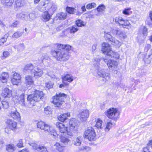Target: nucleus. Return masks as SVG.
<instances>
[{
    "mask_svg": "<svg viewBox=\"0 0 152 152\" xmlns=\"http://www.w3.org/2000/svg\"><path fill=\"white\" fill-rule=\"evenodd\" d=\"M71 49V46L68 45L58 44L54 50H52L51 53L53 56L57 60L66 61L69 58L68 52Z\"/></svg>",
    "mask_w": 152,
    "mask_h": 152,
    "instance_id": "1",
    "label": "nucleus"
},
{
    "mask_svg": "<svg viewBox=\"0 0 152 152\" xmlns=\"http://www.w3.org/2000/svg\"><path fill=\"white\" fill-rule=\"evenodd\" d=\"M69 124V130L67 129V126L62 123L57 122L56 123V125L60 132L64 133L67 132V134L69 136H75L78 129L76 124L72 120H70Z\"/></svg>",
    "mask_w": 152,
    "mask_h": 152,
    "instance_id": "2",
    "label": "nucleus"
},
{
    "mask_svg": "<svg viewBox=\"0 0 152 152\" xmlns=\"http://www.w3.org/2000/svg\"><path fill=\"white\" fill-rule=\"evenodd\" d=\"M28 94L27 101L28 103L32 105H34V102H37L42 99L44 94L42 91L37 90L34 88L28 90Z\"/></svg>",
    "mask_w": 152,
    "mask_h": 152,
    "instance_id": "3",
    "label": "nucleus"
},
{
    "mask_svg": "<svg viewBox=\"0 0 152 152\" xmlns=\"http://www.w3.org/2000/svg\"><path fill=\"white\" fill-rule=\"evenodd\" d=\"M38 9L40 11H48L51 15L55 12L57 8L56 5L52 2L46 1L41 2L37 7Z\"/></svg>",
    "mask_w": 152,
    "mask_h": 152,
    "instance_id": "4",
    "label": "nucleus"
},
{
    "mask_svg": "<svg viewBox=\"0 0 152 152\" xmlns=\"http://www.w3.org/2000/svg\"><path fill=\"white\" fill-rule=\"evenodd\" d=\"M100 60L99 58H95L93 61V65L98 70V74L100 77L104 78L105 82L109 80L110 78V74L106 72L104 69H101L99 67Z\"/></svg>",
    "mask_w": 152,
    "mask_h": 152,
    "instance_id": "5",
    "label": "nucleus"
},
{
    "mask_svg": "<svg viewBox=\"0 0 152 152\" xmlns=\"http://www.w3.org/2000/svg\"><path fill=\"white\" fill-rule=\"evenodd\" d=\"M66 95L64 93H60L58 94H56L53 96L52 102L56 106L58 107L62 104L64 99L66 98Z\"/></svg>",
    "mask_w": 152,
    "mask_h": 152,
    "instance_id": "6",
    "label": "nucleus"
},
{
    "mask_svg": "<svg viewBox=\"0 0 152 152\" xmlns=\"http://www.w3.org/2000/svg\"><path fill=\"white\" fill-rule=\"evenodd\" d=\"M118 111L117 109L113 107L108 109L106 112H105V114L109 118L116 121L119 117V114Z\"/></svg>",
    "mask_w": 152,
    "mask_h": 152,
    "instance_id": "7",
    "label": "nucleus"
},
{
    "mask_svg": "<svg viewBox=\"0 0 152 152\" xmlns=\"http://www.w3.org/2000/svg\"><path fill=\"white\" fill-rule=\"evenodd\" d=\"M115 22L118 23L120 26L128 29L131 28L132 25L128 20H125L121 17H116L114 19Z\"/></svg>",
    "mask_w": 152,
    "mask_h": 152,
    "instance_id": "8",
    "label": "nucleus"
},
{
    "mask_svg": "<svg viewBox=\"0 0 152 152\" xmlns=\"http://www.w3.org/2000/svg\"><path fill=\"white\" fill-rule=\"evenodd\" d=\"M104 61L106 63L109 68L113 70L117 71L118 70L117 66L118 63L117 62L109 59L106 57L103 58Z\"/></svg>",
    "mask_w": 152,
    "mask_h": 152,
    "instance_id": "9",
    "label": "nucleus"
},
{
    "mask_svg": "<svg viewBox=\"0 0 152 152\" xmlns=\"http://www.w3.org/2000/svg\"><path fill=\"white\" fill-rule=\"evenodd\" d=\"M96 136L94 129L91 127H88L85 131V137L88 138L89 140L91 141L94 140Z\"/></svg>",
    "mask_w": 152,
    "mask_h": 152,
    "instance_id": "10",
    "label": "nucleus"
},
{
    "mask_svg": "<svg viewBox=\"0 0 152 152\" xmlns=\"http://www.w3.org/2000/svg\"><path fill=\"white\" fill-rule=\"evenodd\" d=\"M104 37L106 40L111 42L113 44L118 47H119L121 45V43L118 40L115 39V38L110 34V32L104 31Z\"/></svg>",
    "mask_w": 152,
    "mask_h": 152,
    "instance_id": "11",
    "label": "nucleus"
},
{
    "mask_svg": "<svg viewBox=\"0 0 152 152\" xmlns=\"http://www.w3.org/2000/svg\"><path fill=\"white\" fill-rule=\"evenodd\" d=\"M29 144L34 149L40 152H48L46 148L44 146L38 145L34 142H30Z\"/></svg>",
    "mask_w": 152,
    "mask_h": 152,
    "instance_id": "12",
    "label": "nucleus"
},
{
    "mask_svg": "<svg viewBox=\"0 0 152 152\" xmlns=\"http://www.w3.org/2000/svg\"><path fill=\"white\" fill-rule=\"evenodd\" d=\"M78 115L81 121H86L89 115V111L88 110H81L79 112Z\"/></svg>",
    "mask_w": 152,
    "mask_h": 152,
    "instance_id": "13",
    "label": "nucleus"
},
{
    "mask_svg": "<svg viewBox=\"0 0 152 152\" xmlns=\"http://www.w3.org/2000/svg\"><path fill=\"white\" fill-rule=\"evenodd\" d=\"M25 82L26 86L25 88L26 89L28 87L33 85L34 82L32 77L29 75L26 76L25 77Z\"/></svg>",
    "mask_w": 152,
    "mask_h": 152,
    "instance_id": "14",
    "label": "nucleus"
},
{
    "mask_svg": "<svg viewBox=\"0 0 152 152\" xmlns=\"http://www.w3.org/2000/svg\"><path fill=\"white\" fill-rule=\"evenodd\" d=\"M111 50L110 46L108 43L104 42L102 44V51L103 53L107 56L108 53H110V51H111Z\"/></svg>",
    "mask_w": 152,
    "mask_h": 152,
    "instance_id": "15",
    "label": "nucleus"
},
{
    "mask_svg": "<svg viewBox=\"0 0 152 152\" xmlns=\"http://www.w3.org/2000/svg\"><path fill=\"white\" fill-rule=\"evenodd\" d=\"M43 73V70L42 69L34 67L31 74L34 75L36 77H39L42 75Z\"/></svg>",
    "mask_w": 152,
    "mask_h": 152,
    "instance_id": "16",
    "label": "nucleus"
},
{
    "mask_svg": "<svg viewBox=\"0 0 152 152\" xmlns=\"http://www.w3.org/2000/svg\"><path fill=\"white\" fill-rule=\"evenodd\" d=\"M70 114L69 113H64L60 115L58 117V120L62 122H68L69 123L70 121L67 118L68 117H69Z\"/></svg>",
    "mask_w": 152,
    "mask_h": 152,
    "instance_id": "17",
    "label": "nucleus"
},
{
    "mask_svg": "<svg viewBox=\"0 0 152 152\" xmlns=\"http://www.w3.org/2000/svg\"><path fill=\"white\" fill-rule=\"evenodd\" d=\"M21 79V77L20 75L17 73H15L11 80V82L14 85H16L19 83Z\"/></svg>",
    "mask_w": 152,
    "mask_h": 152,
    "instance_id": "18",
    "label": "nucleus"
},
{
    "mask_svg": "<svg viewBox=\"0 0 152 152\" xmlns=\"http://www.w3.org/2000/svg\"><path fill=\"white\" fill-rule=\"evenodd\" d=\"M8 127L12 130L15 129L16 127L17 123L14 121L8 119L7 121Z\"/></svg>",
    "mask_w": 152,
    "mask_h": 152,
    "instance_id": "19",
    "label": "nucleus"
},
{
    "mask_svg": "<svg viewBox=\"0 0 152 152\" xmlns=\"http://www.w3.org/2000/svg\"><path fill=\"white\" fill-rule=\"evenodd\" d=\"M12 95V91L8 88H4L2 93V96L5 97H10Z\"/></svg>",
    "mask_w": 152,
    "mask_h": 152,
    "instance_id": "20",
    "label": "nucleus"
},
{
    "mask_svg": "<svg viewBox=\"0 0 152 152\" xmlns=\"http://www.w3.org/2000/svg\"><path fill=\"white\" fill-rule=\"evenodd\" d=\"M9 77L8 73L3 72L0 75V80L2 83H6Z\"/></svg>",
    "mask_w": 152,
    "mask_h": 152,
    "instance_id": "21",
    "label": "nucleus"
},
{
    "mask_svg": "<svg viewBox=\"0 0 152 152\" xmlns=\"http://www.w3.org/2000/svg\"><path fill=\"white\" fill-rule=\"evenodd\" d=\"M49 126L42 121L38 122L37 124V127L38 128L44 130L45 131H46L47 129L48 128Z\"/></svg>",
    "mask_w": 152,
    "mask_h": 152,
    "instance_id": "22",
    "label": "nucleus"
},
{
    "mask_svg": "<svg viewBox=\"0 0 152 152\" xmlns=\"http://www.w3.org/2000/svg\"><path fill=\"white\" fill-rule=\"evenodd\" d=\"M10 116L15 120L19 121L20 120V114L16 111H11L10 113Z\"/></svg>",
    "mask_w": 152,
    "mask_h": 152,
    "instance_id": "23",
    "label": "nucleus"
},
{
    "mask_svg": "<svg viewBox=\"0 0 152 152\" xmlns=\"http://www.w3.org/2000/svg\"><path fill=\"white\" fill-rule=\"evenodd\" d=\"M45 11V12L42 15V17L44 21H48L51 18L52 15L49 13L48 11L47 12L46 11Z\"/></svg>",
    "mask_w": 152,
    "mask_h": 152,
    "instance_id": "24",
    "label": "nucleus"
},
{
    "mask_svg": "<svg viewBox=\"0 0 152 152\" xmlns=\"http://www.w3.org/2000/svg\"><path fill=\"white\" fill-rule=\"evenodd\" d=\"M82 143V137L79 136L72 140V143L75 145L79 146Z\"/></svg>",
    "mask_w": 152,
    "mask_h": 152,
    "instance_id": "25",
    "label": "nucleus"
},
{
    "mask_svg": "<svg viewBox=\"0 0 152 152\" xmlns=\"http://www.w3.org/2000/svg\"><path fill=\"white\" fill-rule=\"evenodd\" d=\"M62 78L63 80L65 81H67L69 83L71 82L73 80V76L71 74H68L65 75L62 77Z\"/></svg>",
    "mask_w": 152,
    "mask_h": 152,
    "instance_id": "26",
    "label": "nucleus"
},
{
    "mask_svg": "<svg viewBox=\"0 0 152 152\" xmlns=\"http://www.w3.org/2000/svg\"><path fill=\"white\" fill-rule=\"evenodd\" d=\"M66 13L61 12L57 14L54 19L57 20L58 19L59 20H64L66 18Z\"/></svg>",
    "mask_w": 152,
    "mask_h": 152,
    "instance_id": "27",
    "label": "nucleus"
},
{
    "mask_svg": "<svg viewBox=\"0 0 152 152\" xmlns=\"http://www.w3.org/2000/svg\"><path fill=\"white\" fill-rule=\"evenodd\" d=\"M34 67L32 64L30 63L27 64L25 66L24 68V71H27L28 72H30L31 74L33 70Z\"/></svg>",
    "mask_w": 152,
    "mask_h": 152,
    "instance_id": "28",
    "label": "nucleus"
},
{
    "mask_svg": "<svg viewBox=\"0 0 152 152\" xmlns=\"http://www.w3.org/2000/svg\"><path fill=\"white\" fill-rule=\"evenodd\" d=\"M47 129L46 131H47L48 133L50 134L51 135H53L55 137H57L58 136V134L57 133V132L53 128L49 126V127Z\"/></svg>",
    "mask_w": 152,
    "mask_h": 152,
    "instance_id": "29",
    "label": "nucleus"
},
{
    "mask_svg": "<svg viewBox=\"0 0 152 152\" xmlns=\"http://www.w3.org/2000/svg\"><path fill=\"white\" fill-rule=\"evenodd\" d=\"M139 33L142 34L144 36H147L148 33V29L145 26H141L139 29Z\"/></svg>",
    "mask_w": 152,
    "mask_h": 152,
    "instance_id": "30",
    "label": "nucleus"
},
{
    "mask_svg": "<svg viewBox=\"0 0 152 152\" xmlns=\"http://www.w3.org/2000/svg\"><path fill=\"white\" fill-rule=\"evenodd\" d=\"M25 95L24 94H22L18 98V100L19 103L23 106H25L26 104L25 102Z\"/></svg>",
    "mask_w": 152,
    "mask_h": 152,
    "instance_id": "31",
    "label": "nucleus"
},
{
    "mask_svg": "<svg viewBox=\"0 0 152 152\" xmlns=\"http://www.w3.org/2000/svg\"><path fill=\"white\" fill-rule=\"evenodd\" d=\"M67 31L70 34H74L78 30V28L76 26H74L69 27L67 29Z\"/></svg>",
    "mask_w": 152,
    "mask_h": 152,
    "instance_id": "32",
    "label": "nucleus"
},
{
    "mask_svg": "<svg viewBox=\"0 0 152 152\" xmlns=\"http://www.w3.org/2000/svg\"><path fill=\"white\" fill-rule=\"evenodd\" d=\"M15 49H17L18 50L20 51H23L25 48L24 44L21 43L17 45H15L13 46Z\"/></svg>",
    "mask_w": 152,
    "mask_h": 152,
    "instance_id": "33",
    "label": "nucleus"
},
{
    "mask_svg": "<svg viewBox=\"0 0 152 152\" xmlns=\"http://www.w3.org/2000/svg\"><path fill=\"white\" fill-rule=\"evenodd\" d=\"M146 23L150 26H152V11H151L145 21Z\"/></svg>",
    "mask_w": 152,
    "mask_h": 152,
    "instance_id": "34",
    "label": "nucleus"
},
{
    "mask_svg": "<svg viewBox=\"0 0 152 152\" xmlns=\"http://www.w3.org/2000/svg\"><path fill=\"white\" fill-rule=\"evenodd\" d=\"M95 121L96 122L95 126L98 129H102V121L99 118H98L97 119H96Z\"/></svg>",
    "mask_w": 152,
    "mask_h": 152,
    "instance_id": "35",
    "label": "nucleus"
},
{
    "mask_svg": "<svg viewBox=\"0 0 152 152\" xmlns=\"http://www.w3.org/2000/svg\"><path fill=\"white\" fill-rule=\"evenodd\" d=\"M55 145L56 146V149L59 152H64V147L61 146L58 143H56Z\"/></svg>",
    "mask_w": 152,
    "mask_h": 152,
    "instance_id": "36",
    "label": "nucleus"
},
{
    "mask_svg": "<svg viewBox=\"0 0 152 152\" xmlns=\"http://www.w3.org/2000/svg\"><path fill=\"white\" fill-rule=\"evenodd\" d=\"M15 149V146L13 144H9L7 146L6 149L8 152H13Z\"/></svg>",
    "mask_w": 152,
    "mask_h": 152,
    "instance_id": "37",
    "label": "nucleus"
},
{
    "mask_svg": "<svg viewBox=\"0 0 152 152\" xmlns=\"http://www.w3.org/2000/svg\"><path fill=\"white\" fill-rule=\"evenodd\" d=\"M3 2L5 5L10 7L13 3L14 0H3Z\"/></svg>",
    "mask_w": 152,
    "mask_h": 152,
    "instance_id": "38",
    "label": "nucleus"
},
{
    "mask_svg": "<svg viewBox=\"0 0 152 152\" xmlns=\"http://www.w3.org/2000/svg\"><path fill=\"white\" fill-rule=\"evenodd\" d=\"M107 56L116 59L118 58L119 57V56L117 53L113 52L112 50L111 51H110V53H108Z\"/></svg>",
    "mask_w": 152,
    "mask_h": 152,
    "instance_id": "39",
    "label": "nucleus"
},
{
    "mask_svg": "<svg viewBox=\"0 0 152 152\" xmlns=\"http://www.w3.org/2000/svg\"><path fill=\"white\" fill-rule=\"evenodd\" d=\"M8 36V34H6L0 39V46L2 45L6 41Z\"/></svg>",
    "mask_w": 152,
    "mask_h": 152,
    "instance_id": "40",
    "label": "nucleus"
},
{
    "mask_svg": "<svg viewBox=\"0 0 152 152\" xmlns=\"http://www.w3.org/2000/svg\"><path fill=\"white\" fill-rule=\"evenodd\" d=\"M66 10L68 13L71 14H74L75 12V11L76 10L74 8L68 7H66Z\"/></svg>",
    "mask_w": 152,
    "mask_h": 152,
    "instance_id": "41",
    "label": "nucleus"
},
{
    "mask_svg": "<svg viewBox=\"0 0 152 152\" xmlns=\"http://www.w3.org/2000/svg\"><path fill=\"white\" fill-rule=\"evenodd\" d=\"M23 33V32L17 31L15 32L12 35V37L14 38H18L21 37Z\"/></svg>",
    "mask_w": 152,
    "mask_h": 152,
    "instance_id": "42",
    "label": "nucleus"
},
{
    "mask_svg": "<svg viewBox=\"0 0 152 152\" xmlns=\"http://www.w3.org/2000/svg\"><path fill=\"white\" fill-rule=\"evenodd\" d=\"M15 3L16 7H20L24 5V1L23 0H17Z\"/></svg>",
    "mask_w": 152,
    "mask_h": 152,
    "instance_id": "43",
    "label": "nucleus"
},
{
    "mask_svg": "<svg viewBox=\"0 0 152 152\" xmlns=\"http://www.w3.org/2000/svg\"><path fill=\"white\" fill-rule=\"evenodd\" d=\"M105 8L106 7L104 5L102 4L96 8V9L99 12H102Z\"/></svg>",
    "mask_w": 152,
    "mask_h": 152,
    "instance_id": "44",
    "label": "nucleus"
},
{
    "mask_svg": "<svg viewBox=\"0 0 152 152\" xmlns=\"http://www.w3.org/2000/svg\"><path fill=\"white\" fill-rule=\"evenodd\" d=\"M96 6V4L95 3L92 2L87 4L86 7L87 9L89 10L95 7Z\"/></svg>",
    "mask_w": 152,
    "mask_h": 152,
    "instance_id": "45",
    "label": "nucleus"
},
{
    "mask_svg": "<svg viewBox=\"0 0 152 152\" xmlns=\"http://www.w3.org/2000/svg\"><path fill=\"white\" fill-rule=\"evenodd\" d=\"M76 24L78 27L84 26L83 22L80 19H78L76 21Z\"/></svg>",
    "mask_w": 152,
    "mask_h": 152,
    "instance_id": "46",
    "label": "nucleus"
},
{
    "mask_svg": "<svg viewBox=\"0 0 152 152\" xmlns=\"http://www.w3.org/2000/svg\"><path fill=\"white\" fill-rule=\"evenodd\" d=\"M44 111L45 113L47 115L50 114L52 113L51 109L49 106H48L45 108Z\"/></svg>",
    "mask_w": 152,
    "mask_h": 152,
    "instance_id": "47",
    "label": "nucleus"
},
{
    "mask_svg": "<svg viewBox=\"0 0 152 152\" xmlns=\"http://www.w3.org/2000/svg\"><path fill=\"white\" fill-rule=\"evenodd\" d=\"M113 124L111 122H109L107 123L104 129L106 132H108L110 129L112 127Z\"/></svg>",
    "mask_w": 152,
    "mask_h": 152,
    "instance_id": "48",
    "label": "nucleus"
},
{
    "mask_svg": "<svg viewBox=\"0 0 152 152\" xmlns=\"http://www.w3.org/2000/svg\"><path fill=\"white\" fill-rule=\"evenodd\" d=\"M28 16L29 21H30L31 20H34L36 17L35 12H34L30 13L28 14Z\"/></svg>",
    "mask_w": 152,
    "mask_h": 152,
    "instance_id": "49",
    "label": "nucleus"
},
{
    "mask_svg": "<svg viewBox=\"0 0 152 152\" xmlns=\"http://www.w3.org/2000/svg\"><path fill=\"white\" fill-rule=\"evenodd\" d=\"M60 140L61 142L65 144H67L69 141L68 139L64 136L61 137Z\"/></svg>",
    "mask_w": 152,
    "mask_h": 152,
    "instance_id": "50",
    "label": "nucleus"
},
{
    "mask_svg": "<svg viewBox=\"0 0 152 152\" xmlns=\"http://www.w3.org/2000/svg\"><path fill=\"white\" fill-rule=\"evenodd\" d=\"M24 16V12H21L18 13L16 14V17L18 19L23 20Z\"/></svg>",
    "mask_w": 152,
    "mask_h": 152,
    "instance_id": "51",
    "label": "nucleus"
},
{
    "mask_svg": "<svg viewBox=\"0 0 152 152\" xmlns=\"http://www.w3.org/2000/svg\"><path fill=\"white\" fill-rule=\"evenodd\" d=\"M53 85V83L50 81L48 83H45L46 87L48 89L52 88Z\"/></svg>",
    "mask_w": 152,
    "mask_h": 152,
    "instance_id": "52",
    "label": "nucleus"
},
{
    "mask_svg": "<svg viewBox=\"0 0 152 152\" xmlns=\"http://www.w3.org/2000/svg\"><path fill=\"white\" fill-rule=\"evenodd\" d=\"M119 31L120 32H119V34H118L117 36L121 38H125L126 36L125 32L121 31L120 30Z\"/></svg>",
    "mask_w": 152,
    "mask_h": 152,
    "instance_id": "53",
    "label": "nucleus"
},
{
    "mask_svg": "<svg viewBox=\"0 0 152 152\" xmlns=\"http://www.w3.org/2000/svg\"><path fill=\"white\" fill-rule=\"evenodd\" d=\"M80 150L83 151H86L87 152H88L91 151V148L88 146L82 147L80 148Z\"/></svg>",
    "mask_w": 152,
    "mask_h": 152,
    "instance_id": "54",
    "label": "nucleus"
},
{
    "mask_svg": "<svg viewBox=\"0 0 152 152\" xmlns=\"http://www.w3.org/2000/svg\"><path fill=\"white\" fill-rule=\"evenodd\" d=\"M119 30H120L117 28H113L112 29L111 32L117 36L118 34H119V32H120Z\"/></svg>",
    "mask_w": 152,
    "mask_h": 152,
    "instance_id": "55",
    "label": "nucleus"
},
{
    "mask_svg": "<svg viewBox=\"0 0 152 152\" xmlns=\"http://www.w3.org/2000/svg\"><path fill=\"white\" fill-rule=\"evenodd\" d=\"M19 23L20 22L19 21L16 20L15 22L12 23L10 26L13 28L16 27L19 24Z\"/></svg>",
    "mask_w": 152,
    "mask_h": 152,
    "instance_id": "56",
    "label": "nucleus"
},
{
    "mask_svg": "<svg viewBox=\"0 0 152 152\" xmlns=\"http://www.w3.org/2000/svg\"><path fill=\"white\" fill-rule=\"evenodd\" d=\"M130 10V8L125 9L123 11V13L124 15H129V11Z\"/></svg>",
    "mask_w": 152,
    "mask_h": 152,
    "instance_id": "57",
    "label": "nucleus"
},
{
    "mask_svg": "<svg viewBox=\"0 0 152 152\" xmlns=\"http://www.w3.org/2000/svg\"><path fill=\"white\" fill-rule=\"evenodd\" d=\"M1 103L3 107L5 108H7L8 107V103L6 101H2Z\"/></svg>",
    "mask_w": 152,
    "mask_h": 152,
    "instance_id": "58",
    "label": "nucleus"
},
{
    "mask_svg": "<svg viewBox=\"0 0 152 152\" xmlns=\"http://www.w3.org/2000/svg\"><path fill=\"white\" fill-rule=\"evenodd\" d=\"M151 56H152V55H149L147 58V59H145V63L148 64L150 63L151 62V58H150V57Z\"/></svg>",
    "mask_w": 152,
    "mask_h": 152,
    "instance_id": "59",
    "label": "nucleus"
},
{
    "mask_svg": "<svg viewBox=\"0 0 152 152\" xmlns=\"http://www.w3.org/2000/svg\"><path fill=\"white\" fill-rule=\"evenodd\" d=\"M17 146L19 148H21L23 147V143L22 140H19V142L17 144Z\"/></svg>",
    "mask_w": 152,
    "mask_h": 152,
    "instance_id": "60",
    "label": "nucleus"
},
{
    "mask_svg": "<svg viewBox=\"0 0 152 152\" xmlns=\"http://www.w3.org/2000/svg\"><path fill=\"white\" fill-rule=\"evenodd\" d=\"M151 45L149 44H147L145 48V51L146 52H147L148 50L151 48Z\"/></svg>",
    "mask_w": 152,
    "mask_h": 152,
    "instance_id": "61",
    "label": "nucleus"
},
{
    "mask_svg": "<svg viewBox=\"0 0 152 152\" xmlns=\"http://www.w3.org/2000/svg\"><path fill=\"white\" fill-rule=\"evenodd\" d=\"M9 54L10 53L9 52L4 51L3 53V57H4L5 58H6L9 56Z\"/></svg>",
    "mask_w": 152,
    "mask_h": 152,
    "instance_id": "62",
    "label": "nucleus"
},
{
    "mask_svg": "<svg viewBox=\"0 0 152 152\" xmlns=\"http://www.w3.org/2000/svg\"><path fill=\"white\" fill-rule=\"evenodd\" d=\"M24 18L23 20H29V18L28 16V14H26L24 12Z\"/></svg>",
    "mask_w": 152,
    "mask_h": 152,
    "instance_id": "63",
    "label": "nucleus"
},
{
    "mask_svg": "<svg viewBox=\"0 0 152 152\" xmlns=\"http://www.w3.org/2000/svg\"><path fill=\"white\" fill-rule=\"evenodd\" d=\"M142 152H151L149 149L147 147H144L143 148V150Z\"/></svg>",
    "mask_w": 152,
    "mask_h": 152,
    "instance_id": "64",
    "label": "nucleus"
}]
</instances>
